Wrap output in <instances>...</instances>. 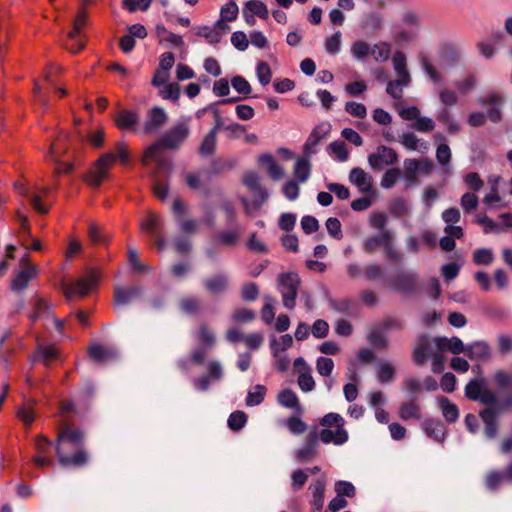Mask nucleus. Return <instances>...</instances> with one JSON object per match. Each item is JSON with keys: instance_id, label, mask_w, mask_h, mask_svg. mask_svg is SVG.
<instances>
[{"instance_id": "f257e3e1", "label": "nucleus", "mask_w": 512, "mask_h": 512, "mask_svg": "<svg viewBox=\"0 0 512 512\" xmlns=\"http://www.w3.org/2000/svg\"><path fill=\"white\" fill-rule=\"evenodd\" d=\"M55 450L58 462L63 467L81 468L88 464L89 455L85 449V433L81 429L66 426L59 431Z\"/></svg>"}, {"instance_id": "f03ea898", "label": "nucleus", "mask_w": 512, "mask_h": 512, "mask_svg": "<svg viewBox=\"0 0 512 512\" xmlns=\"http://www.w3.org/2000/svg\"><path fill=\"white\" fill-rule=\"evenodd\" d=\"M119 159L124 165L129 162V153L126 145L123 142L116 144V154L108 152L103 154L97 161L95 170L87 173L85 181L93 188H98L103 180L107 177V168L116 160Z\"/></svg>"}, {"instance_id": "7ed1b4c3", "label": "nucleus", "mask_w": 512, "mask_h": 512, "mask_svg": "<svg viewBox=\"0 0 512 512\" xmlns=\"http://www.w3.org/2000/svg\"><path fill=\"white\" fill-rule=\"evenodd\" d=\"M96 395V388L93 382L86 381L79 390L75 400L65 399L60 402L61 414L72 413L82 418L90 410L93 399Z\"/></svg>"}, {"instance_id": "20e7f679", "label": "nucleus", "mask_w": 512, "mask_h": 512, "mask_svg": "<svg viewBox=\"0 0 512 512\" xmlns=\"http://www.w3.org/2000/svg\"><path fill=\"white\" fill-rule=\"evenodd\" d=\"M301 284L300 277L296 272H283L277 277V289L282 296L284 307L294 309L298 290Z\"/></svg>"}, {"instance_id": "39448f33", "label": "nucleus", "mask_w": 512, "mask_h": 512, "mask_svg": "<svg viewBox=\"0 0 512 512\" xmlns=\"http://www.w3.org/2000/svg\"><path fill=\"white\" fill-rule=\"evenodd\" d=\"M419 279L415 271H398L386 279L385 284L392 291L413 295L419 291Z\"/></svg>"}, {"instance_id": "423d86ee", "label": "nucleus", "mask_w": 512, "mask_h": 512, "mask_svg": "<svg viewBox=\"0 0 512 512\" xmlns=\"http://www.w3.org/2000/svg\"><path fill=\"white\" fill-rule=\"evenodd\" d=\"M465 396L486 406L497 402V394L488 388L487 381L482 376L473 378L466 384Z\"/></svg>"}, {"instance_id": "0eeeda50", "label": "nucleus", "mask_w": 512, "mask_h": 512, "mask_svg": "<svg viewBox=\"0 0 512 512\" xmlns=\"http://www.w3.org/2000/svg\"><path fill=\"white\" fill-rule=\"evenodd\" d=\"M190 134L189 125L186 122H177L166 131L159 139L161 148L177 150Z\"/></svg>"}, {"instance_id": "6e6552de", "label": "nucleus", "mask_w": 512, "mask_h": 512, "mask_svg": "<svg viewBox=\"0 0 512 512\" xmlns=\"http://www.w3.org/2000/svg\"><path fill=\"white\" fill-rule=\"evenodd\" d=\"M434 346V338H432L428 333L418 334L411 355L414 364L417 366H423L435 353L433 351Z\"/></svg>"}, {"instance_id": "1a4fd4ad", "label": "nucleus", "mask_w": 512, "mask_h": 512, "mask_svg": "<svg viewBox=\"0 0 512 512\" xmlns=\"http://www.w3.org/2000/svg\"><path fill=\"white\" fill-rule=\"evenodd\" d=\"M99 276L96 271L89 272L87 277L81 278L72 284H63V292L68 301L75 295L85 297L89 294L90 290L97 285Z\"/></svg>"}, {"instance_id": "9d476101", "label": "nucleus", "mask_w": 512, "mask_h": 512, "mask_svg": "<svg viewBox=\"0 0 512 512\" xmlns=\"http://www.w3.org/2000/svg\"><path fill=\"white\" fill-rule=\"evenodd\" d=\"M398 160L396 150L385 145L378 146L375 153L368 155V163L374 171H381L385 165L393 166Z\"/></svg>"}, {"instance_id": "9b49d317", "label": "nucleus", "mask_w": 512, "mask_h": 512, "mask_svg": "<svg viewBox=\"0 0 512 512\" xmlns=\"http://www.w3.org/2000/svg\"><path fill=\"white\" fill-rule=\"evenodd\" d=\"M330 131L331 125L328 122L320 123L314 127L303 145V154L307 157L315 155L318 152L316 147L329 135Z\"/></svg>"}, {"instance_id": "f8f14e48", "label": "nucleus", "mask_w": 512, "mask_h": 512, "mask_svg": "<svg viewBox=\"0 0 512 512\" xmlns=\"http://www.w3.org/2000/svg\"><path fill=\"white\" fill-rule=\"evenodd\" d=\"M318 447V431L315 428L306 435L302 447L295 452V458L299 462H307L318 455Z\"/></svg>"}, {"instance_id": "ddd939ff", "label": "nucleus", "mask_w": 512, "mask_h": 512, "mask_svg": "<svg viewBox=\"0 0 512 512\" xmlns=\"http://www.w3.org/2000/svg\"><path fill=\"white\" fill-rule=\"evenodd\" d=\"M143 295V289L140 286L116 287L114 289V305L126 306Z\"/></svg>"}, {"instance_id": "4468645a", "label": "nucleus", "mask_w": 512, "mask_h": 512, "mask_svg": "<svg viewBox=\"0 0 512 512\" xmlns=\"http://www.w3.org/2000/svg\"><path fill=\"white\" fill-rule=\"evenodd\" d=\"M497 410L493 407H486L479 412V416L483 421L484 434L487 439H494L497 435L498 424H497Z\"/></svg>"}, {"instance_id": "2eb2a0df", "label": "nucleus", "mask_w": 512, "mask_h": 512, "mask_svg": "<svg viewBox=\"0 0 512 512\" xmlns=\"http://www.w3.org/2000/svg\"><path fill=\"white\" fill-rule=\"evenodd\" d=\"M435 347L439 351H450L455 355H459L461 353L465 354L466 346L463 341L456 336L451 338H447L445 336H439L434 338Z\"/></svg>"}, {"instance_id": "dca6fc26", "label": "nucleus", "mask_w": 512, "mask_h": 512, "mask_svg": "<svg viewBox=\"0 0 512 512\" xmlns=\"http://www.w3.org/2000/svg\"><path fill=\"white\" fill-rule=\"evenodd\" d=\"M148 117L149 119L143 125L144 134H150L156 131L168 120V116L164 109L158 106H155L149 110Z\"/></svg>"}, {"instance_id": "f3484780", "label": "nucleus", "mask_w": 512, "mask_h": 512, "mask_svg": "<svg viewBox=\"0 0 512 512\" xmlns=\"http://www.w3.org/2000/svg\"><path fill=\"white\" fill-rule=\"evenodd\" d=\"M465 355L472 361H487L491 358V348L486 341H474L466 346Z\"/></svg>"}, {"instance_id": "a211bd4d", "label": "nucleus", "mask_w": 512, "mask_h": 512, "mask_svg": "<svg viewBox=\"0 0 512 512\" xmlns=\"http://www.w3.org/2000/svg\"><path fill=\"white\" fill-rule=\"evenodd\" d=\"M426 435L438 443H443L447 434L444 423L439 419L428 418L422 423Z\"/></svg>"}, {"instance_id": "6ab92c4d", "label": "nucleus", "mask_w": 512, "mask_h": 512, "mask_svg": "<svg viewBox=\"0 0 512 512\" xmlns=\"http://www.w3.org/2000/svg\"><path fill=\"white\" fill-rule=\"evenodd\" d=\"M311 491L312 497L310 504L313 512H321L324 505V493L326 489V481L324 478L315 479L308 488Z\"/></svg>"}, {"instance_id": "aec40b11", "label": "nucleus", "mask_w": 512, "mask_h": 512, "mask_svg": "<svg viewBox=\"0 0 512 512\" xmlns=\"http://www.w3.org/2000/svg\"><path fill=\"white\" fill-rule=\"evenodd\" d=\"M58 359V351L52 345L38 344L36 352L29 358L32 364L43 363L50 366L52 362Z\"/></svg>"}, {"instance_id": "412c9836", "label": "nucleus", "mask_w": 512, "mask_h": 512, "mask_svg": "<svg viewBox=\"0 0 512 512\" xmlns=\"http://www.w3.org/2000/svg\"><path fill=\"white\" fill-rule=\"evenodd\" d=\"M204 288L213 295L226 292L229 288V277L225 273H218L203 281Z\"/></svg>"}, {"instance_id": "4be33fe9", "label": "nucleus", "mask_w": 512, "mask_h": 512, "mask_svg": "<svg viewBox=\"0 0 512 512\" xmlns=\"http://www.w3.org/2000/svg\"><path fill=\"white\" fill-rule=\"evenodd\" d=\"M349 439L348 432L345 428L336 429L332 431L329 428H324L318 432V441L321 440L325 444L333 443L340 446L345 444Z\"/></svg>"}, {"instance_id": "5701e85b", "label": "nucleus", "mask_w": 512, "mask_h": 512, "mask_svg": "<svg viewBox=\"0 0 512 512\" xmlns=\"http://www.w3.org/2000/svg\"><path fill=\"white\" fill-rule=\"evenodd\" d=\"M439 55L446 67L456 66L461 59V51L452 43H443L439 49Z\"/></svg>"}, {"instance_id": "b1692460", "label": "nucleus", "mask_w": 512, "mask_h": 512, "mask_svg": "<svg viewBox=\"0 0 512 512\" xmlns=\"http://www.w3.org/2000/svg\"><path fill=\"white\" fill-rule=\"evenodd\" d=\"M392 60L394 70L398 76L396 81H399V83L403 84V86H408L411 82V77L407 69L405 54L403 52L397 51L395 52Z\"/></svg>"}, {"instance_id": "393cba45", "label": "nucleus", "mask_w": 512, "mask_h": 512, "mask_svg": "<svg viewBox=\"0 0 512 512\" xmlns=\"http://www.w3.org/2000/svg\"><path fill=\"white\" fill-rule=\"evenodd\" d=\"M418 397L413 396L409 398L408 402L401 404L398 415L401 420L408 421L410 419L420 420L422 417L421 408L417 404Z\"/></svg>"}, {"instance_id": "a878e982", "label": "nucleus", "mask_w": 512, "mask_h": 512, "mask_svg": "<svg viewBox=\"0 0 512 512\" xmlns=\"http://www.w3.org/2000/svg\"><path fill=\"white\" fill-rule=\"evenodd\" d=\"M138 123L139 115L134 110H122L115 119V124L120 130H135Z\"/></svg>"}, {"instance_id": "bb28decb", "label": "nucleus", "mask_w": 512, "mask_h": 512, "mask_svg": "<svg viewBox=\"0 0 512 512\" xmlns=\"http://www.w3.org/2000/svg\"><path fill=\"white\" fill-rule=\"evenodd\" d=\"M217 134L218 132H216V129H210L202 139L198 147V154L202 158H209L215 154L217 147Z\"/></svg>"}, {"instance_id": "cd10ccee", "label": "nucleus", "mask_w": 512, "mask_h": 512, "mask_svg": "<svg viewBox=\"0 0 512 512\" xmlns=\"http://www.w3.org/2000/svg\"><path fill=\"white\" fill-rule=\"evenodd\" d=\"M36 276V267L32 266L29 269H24L11 281V289L14 292H21L27 288L29 282Z\"/></svg>"}, {"instance_id": "c85d7f7f", "label": "nucleus", "mask_w": 512, "mask_h": 512, "mask_svg": "<svg viewBox=\"0 0 512 512\" xmlns=\"http://www.w3.org/2000/svg\"><path fill=\"white\" fill-rule=\"evenodd\" d=\"M393 235L390 231H384L380 234H376L372 237H369L363 242V249L366 253L372 254L379 247H384L388 240H392Z\"/></svg>"}, {"instance_id": "c756f323", "label": "nucleus", "mask_w": 512, "mask_h": 512, "mask_svg": "<svg viewBox=\"0 0 512 512\" xmlns=\"http://www.w3.org/2000/svg\"><path fill=\"white\" fill-rule=\"evenodd\" d=\"M349 181L362 192H369L371 190V177L360 167H355L350 171Z\"/></svg>"}, {"instance_id": "7c9ffc66", "label": "nucleus", "mask_w": 512, "mask_h": 512, "mask_svg": "<svg viewBox=\"0 0 512 512\" xmlns=\"http://www.w3.org/2000/svg\"><path fill=\"white\" fill-rule=\"evenodd\" d=\"M310 158L307 157L305 154H303L301 157H299L294 165V176L295 178L303 183L308 180L311 174V163Z\"/></svg>"}, {"instance_id": "2f4dec72", "label": "nucleus", "mask_w": 512, "mask_h": 512, "mask_svg": "<svg viewBox=\"0 0 512 512\" xmlns=\"http://www.w3.org/2000/svg\"><path fill=\"white\" fill-rule=\"evenodd\" d=\"M418 60L424 73L430 78L434 84H439L442 81V76L436 67L431 63L429 57L424 52L418 54Z\"/></svg>"}, {"instance_id": "473e14b6", "label": "nucleus", "mask_w": 512, "mask_h": 512, "mask_svg": "<svg viewBox=\"0 0 512 512\" xmlns=\"http://www.w3.org/2000/svg\"><path fill=\"white\" fill-rule=\"evenodd\" d=\"M89 357L97 363L105 362L109 359L116 357V351L108 349L100 344H93L88 350Z\"/></svg>"}, {"instance_id": "72a5a7b5", "label": "nucleus", "mask_w": 512, "mask_h": 512, "mask_svg": "<svg viewBox=\"0 0 512 512\" xmlns=\"http://www.w3.org/2000/svg\"><path fill=\"white\" fill-rule=\"evenodd\" d=\"M442 414L448 423H454L459 418V409L447 397L441 396L438 399Z\"/></svg>"}, {"instance_id": "f704fd0d", "label": "nucleus", "mask_w": 512, "mask_h": 512, "mask_svg": "<svg viewBox=\"0 0 512 512\" xmlns=\"http://www.w3.org/2000/svg\"><path fill=\"white\" fill-rule=\"evenodd\" d=\"M230 228L231 230L220 231L215 235V240L217 243L225 246H235L237 244L241 235V229L239 226Z\"/></svg>"}, {"instance_id": "c9c22d12", "label": "nucleus", "mask_w": 512, "mask_h": 512, "mask_svg": "<svg viewBox=\"0 0 512 512\" xmlns=\"http://www.w3.org/2000/svg\"><path fill=\"white\" fill-rule=\"evenodd\" d=\"M437 120L447 127L449 134H457L461 126L454 120L450 110L447 107H442L437 115Z\"/></svg>"}, {"instance_id": "e433bc0d", "label": "nucleus", "mask_w": 512, "mask_h": 512, "mask_svg": "<svg viewBox=\"0 0 512 512\" xmlns=\"http://www.w3.org/2000/svg\"><path fill=\"white\" fill-rule=\"evenodd\" d=\"M153 193L161 201H164L170 189V176H156L153 181Z\"/></svg>"}, {"instance_id": "4c0bfd02", "label": "nucleus", "mask_w": 512, "mask_h": 512, "mask_svg": "<svg viewBox=\"0 0 512 512\" xmlns=\"http://www.w3.org/2000/svg\"><path fill=\"white\" fill-rule=\"evenodd\" d=\"M236 164L237 160L233 158H215L210 162V173L218 175L225 171H230L236 166Z\"/></svg>"}, {"instance_id": "58836bf2", "label": "nucleus", "mask_w": 512, "mask_h": 512, "mask_svg": "<svg viewBox=\"0 0 512 512\" xmlns=\"http://www.w3.org/2000/svg\"><path fill=\"white\" fill-rule=\"evenodd\" d=\"M279 404L286 408H297L299 412L302 411L296 393L291 389H283L277 397Z\"/></svg>"}, {"instance_id": "ea45409f", "label": "nucleus", "mask_w": 512, "mask_h": 512, "mask_svg": "<svg viewBox=\"0 0 512 512\" xmlns=\"http://www.w3.org/2000/svg\"><path fill=\"white\" fill-rule=\"evenodd\" d=\"M267 388L264 385L257 384L253 387V391H248L245 402L249 407L260 405L266 396Z\"/></svg>"}, {"instance_id": "a19ab883", "label": "nucleus", "mask_w": 512, "mask_h": 512, "mask_svg": "<svg viewBox=\"0 0 512 512\" xmlns=\"http://www.w3.org/2000/svg\"><path fill=\"white\" fill-rule=\"evenodd\" d=\"M15 188L19 191V193L26 195L29 198V201L32 207L40 214H47L49 208L42 204L41 198L37 194H28L27 189L22 184L15 183Z\"/></svg>"}, {"instance_id": "79ce46f5", "label": "nucleus", "mask_w": 512, "mask_h": 512, "mask_svg": "<svg viewBox=\"0 0 512 512\" xmlns=\"http://www.w3.org/2000/svg\"><path fill=\"white\" fill-rule=\"evenodd\" d=\"M244 7L254 16L266 20L269 17V11L266 4L259 0H249L245 2Z\"/></svg>"}, {"instance_id": "37998d69", "label": "nucleus", "mask_w": 512, "mask_h": 512, "mask_svg": "<svg viewBox=\"0 0 512 512\" xmlns=\"http://www.w3.org/2000/svg\"><path fill=\"white\" fill-rule=\"evenodd\" d=\"M276 303V299L271 295L264 296V305L261 309V318L263 322L270 325L275 318V311L273 305Z\"/></svg>"}, {"instance_id": "c03bdc74", "label": "nucleus", "mask_w": 512, "mask_h": 512, "mask_svg": "<svg viewBox=\"0 0 512 512\" xmlns=\"http://www.w3.org/2000/svg\"><path fill=\"white\" fill-rule=\"evenodd\" d=\"M179 307L185 314L196 315L200 312L201 303L197 297L189 296L181 299Z\"/></svg>"}, {"instance_id": "a18cd8bd", "label": "nucleus", "mask_w": 512, "mask_h": 512, "mask_svg": "<svg viewBox=\"0 0 512 512\" xmlns=\"http://www.w3.org/2000/svg\"><path fill=\"white\" fill-rule=\"evenodd\" d=\"M247 414L244 411H234L232 412L227 420L228 427L232 431H240L247 423Z\"/></svg>"}, {"instance_id": "49530a36", "label": "nucleus", "mask_w": 512, "mask_h": 512, "mask_svg": "<svg viewBox=\"0 0 512 512\" xmlns=\"http://www.w3.org/2000/svg\"><path fill=\"white\" fill-rule=\"evenodd\" d=\"M493 381L499 390L508 389L512 391V374L500 369L493 375Z\"/></svg>"}, {"instance_id": "de8ad7c7", "label": "nucleus", "mask_w": 512, "mask_h": 512, "mask_svg": "<svg viewBox=\"0 0 512 512\" xmlns=\"http://www.w3.org/2000/svg\"><path fill=\"white\" fill-rule=\"evenodd\" d=\"M196 35L204 37L209 44H218L222 39L220 31L209 26H200L197 28Z\"/></svg>"}, {"instance_id": "09e8293b", "label": "nucleus", "mask_w": 512, "mask_h": 512, "mask_svg": "<svg viewBox=\"0 0 512 512\" xmlns=\"http://www.w3.org/2000/svg\"><path fill=\"white\" fill-rule=\"evenodd\" d=\"M494 260L493 251L490 248H479L473 253V262L476 265H490Z\"/></svg>"}, {"instance_id": "8fccbe9b", "label": "nucleus", "mask_w": 512, "mask_h": 512, "mask_svg": "<svg viewBox=\"0 0 512 512\" xmlns=\"http://www.w3.org/2000/svg\"><path fill=\"white\" fill-rule=\"evenodd\" d=\"M401 177L402 171L399 168H391L384 173L380 184L384 189H390L394 187L397 180Z\"/></svg>"}, {"instance_id": "3c124183", "label": "nucleus", "mask_w": 512, "mask_h": 512, "mask_svg": "<svg viewBox=\"0 0 512 512\" xmlns=\"http://www.w3.org/2000/svg\"><path fill=\"white\" fill-rule=\"evenodd\" d=\"M344 424L345 421L343 417L340 414L334 412L327 413L320 420V425L325 428L335 426L336 429H340L344 428Z\"/></svg>"}, {"instance_id": "603ef678", "label": "nucleus", "mask_w": 512, "mask_h": 512, "mask_svg": "<svg viewBox=\"0 0 512 512\" xmlns=\"http://www.w3.org/2000/svg\"><path fill=\"white\" fill-rule=\"evenodd\" d=\"M255 318V312L248 308H238L231 315V319L235 323H250Z\"/></svg>"}, {"instance_id": "864d4df0", "label": "nucleus", "mask_w": 512, "mask_h": 512, "mask_svg": "<svg viewBox=\"0 0 512 512\" xmlns=\"http://www.w3.org/2000/svg\"><path fill=\"white\" fill-rule=\"evenodd\" d=\"M328 150L336 155L338 161L345 162L348 160L349 151L345 142L341 140L333 141L329 144Z\"/></svg>"}, {"instance_id": "5fc2aeb1", "label": "nucleus", "mask_w": 512, "mask_h": 512, "mask_svg": "<svg viewBox=\"0 0 512 512\" xmlns=\"http://www.w3.org/2000/svg\"><path fill=\"white\" fill-rule=\"evenodd\" d=\"M377 377L381 383L393 381L395 377L394 367L388 362L381 363L377 369Z\"/></svg>"}, {"instance_id": "6e6d98bb", "label": "nucleus", "mask_w": 512, "mask_h": 512, "mask_svg": "<svg viewBox=\"0 0 512 512\" xmlns=\"http://www.w3.org/2000/svg\"><path fill=\"white\" fill-rule=\"evenodd\" d=\"M334 489L337 495H340L342 497H348L353 498L356 495V488L355 486L345 480H339L335 483Z\"/></svg>"}, {"instance_id": "4d7b16f0", "label": "nucleus", "mask_w": 512, "mask_h": 512, "mask_svg": "<svg viewBox=\"0 0 512 512\" xmlns=\"http://www.w3.org/2000/svg\"><path fill=\"white\" fill-rule=\"evenodd\" d=\"M256 74L261 85L266 86L270 83L272 70L267 62L261 61L257 64Z\"/></svg>"}, {"instance_id": "13d9d810", "label": "nucleus", "mask_w": 512, "mask_h": 512, "mask_svg": "<svg viewBox=\"0 0 512 512\" xmlns=\"http://www.w3.org/2000/svg\"><path fill=\"white\" fill-rule=\"evenodd\" d=\"M286 426L288 430L294 435H300L304 433L307 429V424L296 415H291L286 420Z\"/></svg>"}, {"instance_id": "bf43d9fd", "label": "nucleus", "mask_w": 512, "mask_h": 512, "mask_svg": "<svg viewBox=\"0 0 512 512\" xmlns=\"http://www.w3.org/2000/svg\"><path fill=\"white\" fill-rule=\"evenodd\" d=\"M259 287L255 282H246L241 288V298L244 301L253 302L258 298Z\"/></svg>"}, {"instance_id": "052dcab7", "label": "nucleus", "mask_w": 512, "mask_h": 512, "mask_svg": "<svg viewBox=\"0 0 512 512\" xmlns=\"http://www.w3.org/2000/svg\"><path fill=\"white\" fill-rule=\"evenodd\" d=\"M502 483H506L503 471H491L486 477V487L491 491L497 490Z\"/></svg>"}, {"instance_id": "680f3d73", "label": "nucleus", "mask_w": 512, "mask_h": 512, "mask_svg": "<svg viewBox=\"0 0 512 512\" xmlns=\"http://www.w3.org/2000/svg\"><path fill=\"white\" fill-rule=\"evenodd\" d=\"M239 13V8L237 4L230 0L224 6H222L220 10V18L227 20L228 22H232L237 19Z\"/></svg>"}, {"instance_id": "e2e57ef3", "label": "nucleus", "mask_w": 512, "mask_h": 512, "mask_svg": "<svg viewBox=\"0 0 512 512\" xmlns=\"http://www.w3.org/2000/svg\"><path fill=\"white\" fill-rule=\"evenodd\" d=\"M88 235L93 244H106L110 237L95 224L89 226Z\"/></svg>"}, {"instance_id": "0e129e2a", "label": "nucleus", "mask_w": 512, "mask_h": 512, "mask_svg": "<svg viewBox=\"0 0 512 512\" xmlns=\"http://www.w3.org/2000/svg\"><path fill=\"white\" fill-rule=\"evenodd\" d=\"M365 277L369 281H376L382 279L384 282L387 278L384 276V268L378 264H369L364 268Z\"/></svg>"}, {"instance_id": "69168bd1", "label": "nucleus", "mask_w": 512, "mask_h": 512, "mask_svg": "<svg viewBox=\"0 0 512 512\" xmlns=\"http://www.w3.org/2000/svg\"><path fill=\"white\" fill-rule=\"evenodd\" d=\"M328 303L331 309L342 314H349L353 305L350 299L336 300L331 297L328 299Z\"/></svg>"}, {"instance_id": "338daca9", "label": "nucleus", "mask_w": 512, "mask_h": 512, "mask_svg": "<svg viewBox=\"0 0 512 512\" xmlns=\"http://www.w3.org/2000/svg\"><path fill=\"white\" fill-rule=\"evenodd\" d=\"M341 48V32L337 31L325 41V50L330 55H336Z\"/></svg>"}, {"instance_id": "774afa93", "label": "nucleus", "mask_w": 512, "mask_h": 512, "mask_svg": "<svg viewBox=\"0 0 512 512\" xmlns=\"http://www.w3.org/2000/svg\"><path fill=\"white\" fill-rule=\"evenodd\" d=\"M231 85L239 94L249 95L252 92L250 83L243 76H234L231 79Z\"/></svg>"}]
</instances>
